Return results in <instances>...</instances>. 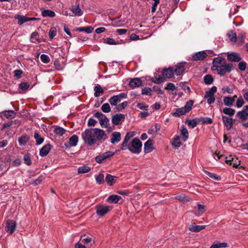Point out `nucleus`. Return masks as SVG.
I'll list each match as a JSON object with an SVG mask.
<instances>
[{"label":"nucleus","instance_id":"obj_57","mask_svg":"<svg viewBox=\"0 0 248 248\" xmlns=\"http://www.w3.org/2000/svg\"><path fill=\"white\" fill-rule=\"evenodd\" d=\"M40 59L42 62L45 63H47L50 61L49 57L46 54H42L40 56Z\"/></svg>","mask_w":248,"mask_h":248},{"label":"nucleus","instance_id":"obj_25","mask_svg":"<svg viewBox=\"0 0 248 248\" xmlns=\"http://www.w3.org/2000/svg\"><path fill=\"white\" fill-rule=\"evenodd\" d=\"M29 136L26 134H24L19 138L18 140L20 145H24L29 141Z\"/></svg>","mask_w":248,"mask_h":248},{"label":"nucleus","instance_id":"obj_5","mask_svg":"<svg viewBox=\"0 0 248 248\" xmlns=\"http://www.w3.org/2000/svg\"><path fill=\"white\" fill-rule=\"evenodd\" d=\"M217 88L216 86L212 87L209 91L205 92L204 98H207V103L211 104L215 102L214 93L217 92Z\"/></svg>","mask_w":248,"mask_h":248},{"label":"nucleus","instance_id":"obj_38","mask_svg":"<svg viewBox=\"0 0 248 248\" xmlns=\"http://www.w3.org/2000/svg\"><path fill=\"white\" fill-rule=\"evenodd\" d=\"M31 42L33 43H40V40L38 38V33L37 31L33 32L31 35Z\"/></svg>","mask_w":248,"mask_h":248},{"label":"nucleus","instance_id":"obj_17","mask_svg":"<svg viewBox=\"0 0 248 248\" xmlns=\"http://www.w3.org/2000/svg\"><path fill=\"white\" fill-rule=\"evenodd\" d=\"M207 56V53L204 51L196 52L193 55V59L195 61H202Z\"/></svg>","mask_w":248,"mask_h":248},{"label":"nucleus","instance_id":"obj_2","mask_svg":"<svg viewBox=\"0 0 248 248\" xmlns=\"http://www.w3.org/2000/svg\"><path fill=\"white\" fill-rule=\"evenodd\" d=\"M213 69L217 70V73L221 76L230 73L233 69L232 64H227L225 59L221 57L215 58L213 61Z\"/></svg>","mask_w":248,"mask_h":248},{"label":"nucleus","instance_id":"obj_59","mask_svg":"<svg viewBox=\"0 0 248 248\" xmlns=\"http://www.w3.org/2000/svg\"><path fill=\"white\" fill-rule=\"evenodd\" d=\"M165 89L166 90H169L173 91L177 89V87H175L173 83H169L167 84V86L165 88Z\"/></svg>","mask_w":248,"mask_h":248},{"label":"nucleus","instance_id":"obj_6","mask_svg":"<svg viewBox=\"0 0 248 248\" xmlns=\"http://www.w3.org/2000/svg\"><path fill=\"white\" fill-rule=\"evenodd\" d=\"M94 116L99 119L100 124L102 127H107L109 120L106 116L100 112H97L94 114Z\"/></svg>","mask_w":248,"mask_h":248},{"label":"nucleus","instance_id":"obj_60","mask_svg":"<svg viewBox=\"0 0 248 248\" xmlns=\"http://www.w3.org/2000/svg\"><path fill=\"white\" fill-rule=\"evenodd\" d=\"M128 105V102L127 101H124L121 104H120L117 106V109L120 111L123 109H124Z\"/></svg>","mask_w":248,"mask_h":248},{"label":"nucleus","instance_id":"obj_9","mask_svg":"<svg viewBox=\"0 0 248 248\" xmlns=\"http://www.w3.org/2000/svg\"><path fill=\"white\" fill-rule=\"evenodd\" d=\"M135 136V132L132 131L128 132L126 133L124 140L121 144V149L122 150H125V147L129 143V141L130 139Z\"/></svg>","mask_w":248,"mask_h":248},{"label":"nucleus","instance_id":"obj_4","mask_svg":"<svg viewBox=\"0 0 248 248\" xmlns=\"http://www.w3.org/2000/svg\"><path fill=\"white\" fill-rule=\"evenodd\" d=\"M95 209L97 215L102 217L108 213L112 209V207L106 204H98L96 205Z\"/></svg>","mask_w":248,"mask_h":248},{"label":"nucleus","instance_id":"obj_10","mask_svg":"<svg viewBox=\"0 0 248 248\" xmlns=\"http://www.w3.org/2000/svg\"><path fill=\"white\" fill-rule=\"evenodd\" d=\"M16 223L15 221L8 220L6 222L5 230L10 234H12L16 230Z\"/></svg>","mask_w":248,"mask_h":248},{"label":"nucleus","instance_id":"obj_3","mask_svg":"<svg viewBox=\"0 0 248 248\" xmlns=\"http://www.w3.org/2000/svg\"><path fill=\"white\" fill-rule=\"evenodd\" d=\"M142 145L140 140L135 138L126 146L125 150L128 149L133 154H139L141 151Z\"/></svg>","mask_w":248,"mask_h":248},{"label":"nucleus","instance_id":"obj_20","mask_svg":"<svg viewBox=\"0 0 248 248\" xmlns=\"http://www.w3.org/2000/svg\"><path fill=\"white\" fill-rule=\"evenodd\" d=\"M205 228V225H196L195 223H193L189 226L188 229L192 232H200Z\"/></svg>","mask_w":248,"mask_h":248},{"label":"nucleus","instance_id":"obj_30","mask_svg":"<svg viewBox=\"0 0 248 248\" xmlns=\"http://www.w3.org/2000/svg\"><path fill=\"white\" fill-rule=\"evenodd\" d=\"M2 113L6 118L12 119L15 117L16 113L14 110H5Z\"/></svg>","mask_w":248,"mask_h":248},{"label":"nucleus","instance_id":"obj_23","mask_svg":"<svg viewBox=\"0 0 248 248\" xmlns=\"http://www.w3.org/2000/svg\"><path fill=\"white\" fill-rule=\"evenodd\" d=\"M70 10L75 16H81L83 13V11L79 8V4L75 6H72Z\"/></svg>","mask_w":248,"mask_h":248},{"label":"nucleus","instance_id":"obj_46","mask_svg":"<svg viewBox=\"0 0 248 248\" xmlns=\"http://www.w3.org/2000/svg\"><path fill=\"white\" fill-rule=\"evenodd\" d=\"M120 100L118 96L114 95L110 98L109 102L112 106H116L117 103L120 102Z\"/></svg>","mask_w":248,"mask_h":248},{"label":"nucleus","instance_id":"obj_62","mask_svg":"<svg viewBox=\"0 0 248 248\" xmlns=\"http://www.w3.org/2000/svg\"><path fill=\"white\" fill-rule=\"evenodd\" d=\"M238 68L241 71H244L247 67V63L245 62H241L238 63Z\"/></svg>","mask_w":248,"mask_h":248},{"label":"nucleus","instance_id":"obj_36","mask_svg":"<svg viewBox=\"0 0 248 248\" xmlns=\"http://www.w3.org/2000/svg\"><path fill=\"white\" fill-rule=\"evenodd\" d=\"M78 140V136L74 135L72 136L71 137H70V138L69 139V144L71 146H75L77 145Z\"/></svg>","mask_w":248,"mask_h":248},{"label":"nucleus","instance_id":"obj_55","mask_svg":"<svg viewBox=\"0 0 248 248\" xmlns=\"http://www.w3.org/2000/svg\"><path fill=\"white\" fill-rule=\"evenodd\" d=\"M234 156H232V155H229V156H225L223 155H221V156L219 157V158L224 159L226 160V163L227 164H229L230 165V163L231 162V160H232L233 158L234 157Z\"/></svg>","mask_w":248,"mask_h":248},{"label":"nucleus","instance_id":"obj_18","mask_svg":"<svg viewBox=\"0 0 248 248\" xmlns=\"http://www.w3.org/2000/svg\"><path fill=\"white\" fill-rule=\"evenodd\" d=\"M142 81L139 78H134L131 79L129 82V85L132 88L139 87L141 85Z\"/></svg>","mask_w":248,"mask_h":248},{"label":"nucleus","instance_id":"obj_64","mask_svg":"<svg viewBox=\"0 0 248 248\" xmlns=\"http://www.w3.org/2000/svg\"><path fill=\"white\" fill-rule=\"evenodd\" d=\"M105 43L109 45H116L117 43L114 39L110 38H107L105 40Z\"/></svg>","mask_w":248,"mask_h":248},{"label":"nucleus","instance_id":"obj_22","mask_svg":"<svg viewBox=\"0 0 248 248\" xmlns=\"http://www.w3.org/2000/svg\"><path fill=\"white\" fill-rule=\"evenodd\" d=\"M51 149V145L47 144L45 145L40 150L39 154L41 156L46 155Z\"/></svg>","mask_w":248,"mask_h":248},{"label":"nucleus","instance_id":"obj_24","mask_svg":"<svg viewBox=\"0 0 248 248\" xmlns=\"http://www.w3.org/2000/svg\"><path fill=\"white\" fill-rule=\"evenodd\" d=\"M186 113H187V112L185 110L184 107H182L176 108L175 112L172 113V115L174 117H178L185 114Z\"/></svg>","mask_w":248,"mask_h":248},{"label":"nucleus","instance_id":"obj_1","mask_svg":"<svg viewBox=\"0 0 248 248\" xmlns=\"http://www.w3.org/2000/svg\"><path fill=\"white\" fill-rule=\"evenodd\" d=\"M105 132L99 128H89L82 133V138L84 142L89 146L95 144L98 141L102 143L107 139Z\"/></svg>","mask_w":248,"mask_h":248},{"label":"nucleus","instance_id":"obj_49","mask_svg":"<svg viewBox=\"0 0 248 248\" xmlns=\"http://www.w3.org/2000/svg\"><path fill=\"white\" fill-rule=\"evenodd\" d=\"M204 172L210 178L213 179L214 180L219 181L221 180V177L219 176H217L215 173L210 172L207 170H204Z\"/></svg>","mask_w":248,"mask_h":248},{"label":"nucleus","instance_id":"obj_53","mask_svg":"<svg viewBox=\"0 0 248 248\" xmlns=\"http://www.w3.org/2000/svg\"><path fill=\"white\" fill-rule=\"evenodd\" d=\"M240 164V161L235 156L232 160H231V162L230 165L232 166L234 168H237Z\"/></svg>","mask_w":248,"mask_h":248},{"label":"nucleus","instance_id":"obj_43","mask_svg":"<svg viewBox=\"0 0 248 248\" xmlns=\"http://www.w3.org/2000/svg\"><path fill=\"white\" fill-rule=\"evenodd\" d=\"M94 91H95L94 93V95L95 97H98L100 96L101 93L103 94L104 93L103 89L99 85L95 86V87L94 88Z\"/></svg>","mask_w":248,"mask_h":248},{"label":"nucleus","instance_id":"obj_29","mask_svg":"<svg viewBox=\"0 0 248 248\" xmlns=\"http://www.w3.org/2000/svg\"><path fill=\"white\" fill-rule=\"evenodd\" d=\"M223 102L225 105L228 107H231L234 103V98L230 96L225 97L223 99Z\"/></svg>","mask_w":248,"mask_h":248},{"label":"nucleus","instance_id":"obj_45","mask_svg":"<svg viewBox=\"0 0 248 248\" xmlns=\"http://www.w3.org/2000/svg\"><path fill=\"white\" fill-rule=\"evenodd\" d=\"M199 123H202L204 124H211L213 123V120L211 118L209 117H200L198 118Z\"/></svg>","mask_w":248,"mask_h":248},{"label":"nucleus","instance_id":"obj_11","mask_svg":"<svg viewBox=\"0 0 248 248\" xmlns=\"http://www.w3.org/2000/svg\"><path fill=\"white\" fill-rule=\"evenodd\" d=\"M227 59L230 62H240L242 58L239 54L236 52H228Z\"/></svg>","mask_w":248,"mask_h":248},{"label":"nucleus","instance_id":"obj_14","mask_svg":"<svg viewBox=\"0 0 248 248\" xmlns=\"http://www.w3.org/2000/svg\"><path fill=\"white\" fill-rule=\"evenodd\" d=\"M162 73L165 78H171L174 75V68L172 67L165 68L162 70Z\"/></svg>","mask_w":248,"mask_h":248},{"label":"nucleus","instance_id":"obj_42","mask_svg":"<svg viewBox=\"0 0 248 248\" xmlns=\"http://www.w3.org/2000/svg\"><path fill=\"white\" fill-rule=\"evenodd\" d=\"M34 137L36 140V145H40L44 142V139L37 132L34 133Z\"/></svg>","mask_w":248,"mask_h":248},{"label":"nucleus","instance_id":"obj_51","mask_svg":"<svg viewBox=\"0 0 248 248\" xmlns=\"http://www.w3.org/2000/svg\"><path fill=\"white\" fill-rule=\"evenodd\" d=\"M101 110L105 113H108L111 111V108L108 103L104 104L101 107Z\"/></svg>","mask_w":248,"mask_h":248},{"label":"nucleus","instance_id":"obj_58","mask_svg":"<svg viewBox=\"0 0 248 248\" xmlns=\"http://www.w3.org/2000/svg\"><path fill=\"white\" fill-rule=\"evenodd\" d=\"M56 29L55 28L50 29L49 31V37L50 39H53L56 35Z\"/></svg>","mask_w":248,"mask_h":248},{"label":"nucleus","instance_id":"obj_41","mask_svg":"<svg viewBox=\"0 0 248 248\" xmlns=\"http://www.w3.org/2000/svg\"><path fill=\"white\" fill-rule=\"evenodd\" d=\"M222 111L226 115H228L230 116H233L235 113V110L230 108H225Z\"/></svg>","mask_w":248,"mask_h":248},{"label":"nucleus","instance_id":"obj_39","mask_svg":"<svg viewBox=\"0 0 248 248\" xmlns=\"http://www.w3.org/2000/svg\"><path fill=\"white\" fill-rule=\"evenodd\" d=\"M164 78L160 75L155 76L151 78L152 81L156 84H160L163 82L164 81Z\"/></svg>","mask_w":248,"mask_h":248},{"label":"nucleus","instance_id":"obj_19","mask_svg":"<svg viewBox=\"0 0 248 248\" xmlns=\"http://www.w3.org/2000/svg\"><path fill=\"white\" fill-rule=\"evenodd\" d=\"M154 149L153 140L149 139L144 144V151L145 154L151 152Z\"/></svg>","mask_w":248,"mask_h":248},{"label":"nucleus","instance_id":"obj_7","mask_svg":"<svg viewBox=\"0 0 248 248\" xmlns=\"http://www.w3.org/2000/svg\"><path fill=\"white\" fill-rule=\"evenodd\" d=\"M114 155V153L111 151H108L99 155L95 157V161L98 163H102L104 160Z\"/></svg>","mask_w":248,"mask_h":248},{"label":"nucleus","instance_id":"obj_13","mask_svg":"<svg viewBox=\"0 0 248 248\" xmlns=\"http://www.w3.org/2000/svg\"><path fill=\"white\" fill-rule=\"evenodd\" d=\"M222 119L223 123L224 125L226 127L227 129L228 130L231 129L233 123V119L230 117H227L226 116H222Z\"/></svg>","mask_w":248,"mask_h":248},{"label":"nucleus","instance_id":"obj_47","mask_svg":"<svg viewBox=\"0 0 248 248\" xmlns=\"http://www.w3.org/2000/svg\"><path fill=\"white\" fill-rule=\"evenodd\" d=\"M65 131H66L64 129L59 126L56 127L54 130V132L56 134L60 136L63 135L65 133Z\"/></svg>","mask_w":248,"mask_h":248},{"label":"nucleus","instance_id":"obj_8","mask_svg":"<svg viewBox=\"0 0 248 248\" xmlns=\"http://www.w3.org/2000/svg\"><path fill=\"white\" fill-rule=\"evenodd\" d=\"M135 136V132L132 131L128 132L126 133L124 140L121 144V149L122 150H125V147L129 143V141L130 139Z\"/></svg>","mask_w":248,"mask_h":248},{"label":"nucleus","instance_id":"obj_28","mask_svg":"<svg viewBox=\"0 0 248 248\" xmlns=\"http://www.w3.org/2000/svg\"><path fill=\"white\" fill-rule=\"evenodd\" d=\"M116 178L115 176L108 174L106 176L105 180L108 185L112 186L116 182L115 180Z\"/></svg>","mask_w":248,"mask_h":248},{"label":"nucleus","instance_id":"obj_33","mask_svg":"<svg viewBox=\"0 0 248 248\" xmlns=\"http://www.w3.org/2000/svg\"><path fill=\"white\" fill-rule=\"evenodd\" d=\"M15 17L18 20V24L20 25L28 21V17L24 16L16 15Z\"/></svg>","mask_w":248,"mask_h":248},{"label":"nucleus","instance_id":"obj_61","mask_svg":"<svg viewBox=\"0 0 248 248\" xmlns=\"http://www.w3.org/2000/svg\"><path fill=\"white\" fill-rule=\"evenodd\" d=\"M152 89L150 88H145L142 90V94L147 95H151Z\"/></svg>","mask_w":248,"mask_h":248},{"label":"nucleus","instance_id":"obj_56","mask_svg":"<svg viewBox=\"0 0 248 248\" xmlns=\"http://www.w3.org/2000/svg\"><path fill=\"white\" fill-rule=\"evenodd\" d=\"M19 87L21 90L26 91L29 88L30 84L27 82H21Z\"/></svg>","mask_w":248,"mask_h":248},{"label":"nucleus","instance_id":"obj_50","mask_svg":"<svg viewBox=\"0 0 248 248\" xmlns=\"http://www.w3.org/2000/svg\"><path fill=\"white\" fill-rule=\"evenodd\" d=\"M23 160L24 161V163L30 166L31 164V158L30 155L29 154H25L24 155Z\"/></svg>","mask_w":248,"mask_h":248},{"label":"nucleus","instance_id":"obj_54","mask_svg":"<svg viewBox=\"0 0 248 248\" xmlns=\"http://www.w3.org/2000/svg\"><path fill=\"white\" fill-rule=\"evenodd\" d=\"M96 182L99 185L103 184L104 182V174L102 173H99L96 177Z\"/></svg>","mask_w":248,"mask_h":248},{"label":"nucleus","instance_id":"obj_32","mask_svg":"<svg viewBox=\"0 0 248 248\" xmlns=\"http://www.w3.org/2000/svg\"><path fill=\"white\" fill-rule=\"evenodd\" d=\"M181 128H182V129L181 130V134L182 136V139H183V140L185 141L188 138V136H189L188 132L187 129L184 125H183L181 127Z\"/></svg>","mask_w":248,"mask_h":248},{"label":"nucleus","instance_id":"obj_44","mask_svg":"<svg viewBox=\"0 0 248 248\" xmlns=\"http://www.w3.org/2000/svg\"><path fill=\"white\" fill-rule=\"evenodd\" d=\"M91 168L85 165L79 167L78 169V173H85L89 172Z\"/></svg>","mask_w":248,"mask_h":248},{"label":"nucleus","instance_id":"obj_12","mask_svg":"<svg viewBox=\"0 0 248 248\" xmlns=\"http://www.w3.org/2000/svg\"><path fill=\"white\" fill-rule=\"evenodd\" d=\"M125 119L124 115L118 113L115 114L112 118V123L115 125L119 124L121 122L124 121Z\"/></svg>","mask_w":248,"mask_h":248},{"label":"nucleus","instance_id":"obj_26","mask_svg":"<svg viewBox=\"0 0 248 248\" xmlns=\"http://www.w3.org/2000/svg\"><path fill=\"white\" fill-rule=\"evenodd\" d=\"M186 123L189 127L191 128H194L197 125V124L200 123L198 118H196L191 120H187L186 121Z\"/></svg>","mask_w":248,"mask_h":248},{"label":"nucleus","instance_id":"obj_37","mask_svg":"<svg viewBox=\"0 0 248 248\" xmlns=\"http://www.w3.org/2000/svg\"><path fill=\"white\" fill-rule=\"evenodd\" d=\"M171 144L173 146L176 148H179L181 145V142L180 141V138L179 136H175L171 142Z\"/></svg>","mask_w":248,"mask_h":248},{"label":"nucleus","instance_id":"obj_27","mask_svg":"<svg viewBox=\"0 0 248 248\" xmlns=\"http://www.w3.org/2000/svg\"><path fill=\"white\" fill-rule=\"evenodd\" d=\"M121 199V197L117 195H112L109 196L107 201L112 203H117Z\"/></svg>","mask_w":248,"mask_h":248},{"label":"nucleus","instance_id":"obj_40","mask_svg":"<svg viewBox=\"0 0 248 248\" xmlns=\"http://www.w3.org/2000/svg\"><path fill=\"white\" fill-rule=\"evenodd\" d=\"M227 35L231 42H235L236 41L237 35L234 31H229L227 33Z\"/></svg>","mask_w":248,"mask_h":248},{"label":"nucleus","instance_id":"obj_31","mask_svg":"<svg viewBox=\"0 0 248 248\" xmlns=\"http://www.w3.org/2000/svg\"><path fill=\"white\" fill-rule=\"evenodd\" d=\"M198 210L195 211V214L197 216H200L205 211V206L203 205L198 204Z\"/></svg>","mask_w":248,"mask_h":248},{"label":"nucleus","instance_id":"obj_48","mask_svg":"<svg viewBox=\"0 0 248 248\" xmlns=\"http://www.w3.org/2000/svg\"><path fill=\"white\" fill-rule=\"evenodd\" d=\"M213 78L211 75H206L204 77V82L207 85H210L213 82Z\"/></svg>","mask_w":248,"mask_h":248},{"label":"nucleus","instance_id":"obj_21","mask_svg":"<svg viewBox=\"0 0 248 248\" xmlns=\"http://www.w3.org/2000/svg\"><path fill=\"white\" fill-rule=\"evenodd\" d=\"M111 136L110 141L113 144L119 142L121 140V134L119 132H113Z\"/></svg>","mask_w":248,"mask_h":248},{"label":"nucleus","instance_id":"obj_15","mask_svg":"<svg viewBox=\"0 0 248 248\" xmlns=\"http://www.w3.org/2000/svg\"><path fill=\"white\" fill-rule=\"evenodd\" d=\"M237 116L242 120H246L248 116V106H245L242 110L238 111Z\"/></svg>","mask_w":248,"mask_h":248},{"label":"nucleus","instance_id":"obj_52","mask_svg":"<svg viewBox=\"0 0 248 248\" xmlns=\"http://www.w3.org/2000/svg\"><path fill=\"white\" fill-rule=\"evenodd\" d=\"M193 103H194L193 100H189L186 103L185 106L184 107V108L187 112L190 111V110L191 109L193 105Z\"/></svg>","mask_w":248,"mask_h":248},{"label":"nucleus","instance_id":"obj_35","mask_svg":"<svg viewBox=\"0 0 248 248\" xmlns=\"http://www.w3.org/2000/svg\"><path fill=\"white\" fill-rule=\"evenodd\" d=\"M228 245L226 243H220L219 242H214L210 248H225L227 247Z\"/></svg>","mask_w":248,"mask_h":248},{"label":"nucleus","instance_id":"obj_16","mask_svg":"<svg viewBox=\"0 0 248 248\" xmlns=\"http://www.w3.org/2000/svg\"><path fill=\"white\" fill-rule=\"evenodd\" d=\"M185 70V67L183 63H180L177 65H175L174 68V74L177 76H180L182 75Z\"/></svg>","mask_w":248,"mask_h":248},{"label":"nucleus","instance_id":"obj_63","mask_svg":"<svg viewBox=\"0 0 248 248\" xmlns=\"http://www.w3.org/2000/svg\"><path fill=\"white\" fill-rule=\"evenodd\" d=\"M14 76L17 78H21V75L23 74V71L20 69H16L14 71Z\"/></svg>","mask_w":248,"mask_h":248},{"label":"nucleus","instance_id":"obj_34","mask_svg":"<svg viewBox=\"0 0 248 248\" xmlns=\"http://www.w3.org/2000/svg\"><path fill=\"white\" fill-rule=\"evenodd\" d=\"M42 16L43 17H53L55 16V13L50 10H44L42 12Z\"/></svg>","mask_w":248,"mask_h":248}]
</instances>
